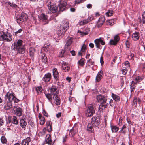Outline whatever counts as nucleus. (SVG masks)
<instances>
[{"mask_svg":"<svg viewBox=\"0 0 145 145\" xmlns=\"http://www.w3.org/2000/svg\"><path fill=\"white\" fill-rule=\"evenodd\" d=\"M23 41L21 40H18L17 42H14L13 44V50L17 51V53L23 54L25 52V48L22 45Z\"/></svg>","mask_w":145,"mask_h":145,"instance_id":"nucleus-1","label":"nucleus"},{"mask_svg":"<svg viewBox=\"0 0 145 145\" xmlns=\"http://www.w3.org/2000/svg\"><path fill=\"white\" fill-rule=\"evenodd\" d=\"M96 99L97 101L101 104L99 106L100 111L105 110L107 105L106 97L105 96L99 95L97 96Z\"/></svg>","mask_w":145,"mask_h":145,"instance_id":"nucleus-2","label":"nucleus"},{"mask_svg":"<svg viewBox=\"0 0 145 145\" xmlns=\"http://www.w3.org/2000/svg\"><path fill=\"white\" fill-rule=\"evenodd\" d=\"M69 27V22L65 20L61 24L58 33L60 35L65 33L66 31L68 29Z\"/></svg>","mask_w":145,"mask_h":145,"instance_id":"nucleus-3","label":"nucleus"},{"mask_svg":"<svg viewBox=\"0 0 145 145\" xmlns=\"http://www.w3.org/2000/svg\"><path fill=\"white\" fill-rule=\"evenodd\" d=\"M95 113V109L93 106L90 105L88 106L86 111L85 115L88 117L92 116Z\"/></svg>","mask_w":145,"mask_h":145,"instance_id":"nucleus-4","label":"nucleus"},{"mask_svg":"<svg viewBox=\"0 0 145 145\" xmlns=\"http://www.w3.org/2000/svg\"><path fill=\"white\" fill-rule=\"evenodd\" d=\"M56 1L60 3L59 6L60 11L62 12L66 9L67 0H56Z\"/></svg>","mask_w":145,"mask_h":145,"instance_id":"nucleus-5","label":"nucleus"},{"mask_svg":"<svg viewBox=\"0 0 145 145\" xmlns=\"http://www.w3.org/2000/svg\"><path fill=\"white\" fill-rule=\"evenodd\" d=\"M94 43L96 47L98 49H101L102 48V46L100 44L102 45H104L105 44V42L102 40V38L101 37L98 39H96L94 40Z\"/></svg>","mask_w":145,"mask_h":145,"instance_id":"nucleus-6","label":"nucleus"},{"mask_svg":"<svg viewBox=\"0 0 145 145\" xmlns=\"http://www.w3.org/2000/svg\"><path fill=\"white\" fill-rule=\"evenodd\" d=\"M27 16L26 14L22 13H21L20 17H16V19L18 23L20 24L22 23L24 21L27 20Z\"/></svg>","mask_w":145,"mask_h":145,"instance_id":"nucleus-7","label":"nucleus"},{"mask_svg":"<svg viewBox=\"0 0 145 145\" xmlns=\"http://www.w3.org/2000/svg\"><path fill=\"white\" fill-rule=\"evenodd\" d=\"M14 96L12 93H10L9 92H7L5 97V101L6 103L7 101L11 102L13 100Z\"/></svg>","mask_w":145,"mask_h":145,"instance_id":"nucleus-8","label":"nucleus"},{"mask_svg":"<svg viewBox=\"0 0 145 145\" xmlns=\"http://www.w3.org/2000/svg\"><path fill=\"white\" fill-rule=\"evenodd\" d=\"M100 123V122L97 117L95 116H93L91 119V123L93 127H97L99 125Z\"/></svg>","mask_w":145,"mask_h":145,"instance_id":"nucleus-9","label":"nucleus"},{"mask_svg":"<svg viewBox=\"0 0 145 145\" xmlns=\"http://www.w3.org/2000/svg\"><path fill=\"white\" fill-rule=\"evenodd\" d=\"M39 19L44 23V24H48V16L43 14H42L39 16Z\"/></svg>","mask_w":145,"mask_h":145,"instance_id":"nucleus-10","label":"nucleus"},{"mask_svg":"<svg viewBox=\"0 0 145 145\" xmlns=\"http://www.w3.org/2000/svg\"><path fill=\"white\" fill-rule=\"evenodd\" d=\"M120 40V38L118 35H117L114 37L113 39H111L109 42L111 45H116Z\"/></svg>","mask_w":145,"mask_h":145,"instance_id":"nucleus-11","label":"nucleus"},{"mask_svg":"<svg viewBox=\"0 0 145 145\" xmlns=\"http://www.w3.org/2000/svg\"><path fill=\"white\" fill-rule=\"evenodd\" d=\"M93 19V17L92 16H89L86 20H83L80 21L79 23V24L80 25H83L92 20Z\"/></svg>","mask_w":145,"mask_h":145,"instance_id":"nucleus-12","label":"nucleus"},{"mask_svg":"<svg viewBox=\"0 0 145 145\" xmlns=\"http://www.w3.org/2000/svg\"><path fill=\"white\" fill-rule=\"evenodd\" d=\"M52 72L53 77L55 80L56 81H59V74L57 69L54 68L53 69Z\"/></svg>","mask_w":145,"mask_h":145,"instance_id":"nucleus-13","label":"nucleus"},{"mask_svg":"<svg viewBox=\"0 0 145 145\" xmlns=\"http://www.w3.org/2000/svg\"><path fill=\"white\" fill-rule=\"evenodd\" d=\"M12 39V36L11 34L9 33H5V35L4 41H6L7 42L11 41Z\"/></svg>","mask_w":145,"mask_h":145,"instance_id":"nucleus-14","label":"nucleus"},{"mask_svg":"<svg viewBox=\"0 0 145 145\" xmlns=\"http://www.w3.org/2000/svg\"><path fill=\"white\" fill-rule=\"evenodd\" d=\"M105 19L104 16H102L100 17L97 23V27H101L105 22Z\"/></svg>","mask_w":145,"mask_h":145,"instance_id":"nucleus-15","label":"nucleus"},{"mask_svg":"<svg viewBox=\"0 0 145 145\" xmlns=\"http://www.w3.org/2000/svg\"><path fill=\"white\" fill-rule=\"evenodd\" d=\"M52 77L51 74L48 73L45 74L42 78L43 81L45 82H48L50 80Z\"/></svg>","mask_w":145,"mask_h":145,"instance_id":"nucleus-16","label":"nucleus"},{"mask_svg":"<svg viewBox=\"0 0 145 145\" xmlns=\"http://www.w3.org/2000/svg\"><path fill=\"white\" fill-rule=\"evenodd\" d=\"M62 69L65 72H67L70 69L69 65L66 62L63 61L62 63Z\"/></svg>","mask_w":145,"mask_h":145,"instance_id":"nucleus-17","label":"nucleus"},{"mask_svg":"<svg viewBox=\"0 0 145 145\" xmlns=\"http://www.w3.org/2000/svg\"><path fill=\"white\" fill-rule=\"evenodd\" d=\"M27 123L25 120L21 119L20 121V125L22 129L25 130L26 129V126L27 125Z\"/></svg>","mask_w":145,"mask_h":145,"instance_id":"nucleus-18","label":"nucleus"},{"mask_svg":"<svg viewBox=\"0 0 145 145\" xmlns=\"http://www.w3.org/2000/svg\"><path fill=\"white\" fill-rule=\"evenodd\" d=\"M31 139L29 137H27L26 139L23 140L22 142V145H29V143L31 142Z\"/></svg>","mask_w":145,"mask_h":145,"instance_id":"nucleus-19","label":"nucleus"},{"mask_svg":"<svg viewBox=\"0 0 145 145\" xmlns=\"http://www.w3.org/2000/svg\"><path fill=\"white\" fill-rule=\"evenodd\" d=\"M137 102H138V104L140 105L141 102V101L139 98H137V97H135L133 102L132 105L133 106H136Z\"/></svg>","mask_w":145,"mask_h":145,"instance_id":"nucleus-20","label":"nucleus"},{"mask_svg":"<svg viewBox=\"0 0 145 145\" xmlns=\"http://www.w3.org/2000/svg\"><path fill=\"white\" fill-rule=\"evenodd\" d=\"M12 107V104L11 102L7 101L6 103L5 102L4 108L6 110H8Z\"/></svg>","mask_w":145,"mask_h":145,"instance_id":"nucleus-21","label":"nucleus"},{"mask_svg":"<svg viewBox=\"0 0 145 145\" xmlns=\"http://www.w3.org/2000/svg\"><path fill=\"white\" fill-rule=\"evenodd\" d=\"M57 88L56 86H52L49 89V90L50 91V93L52 95L57 93Z\"/></svg>","mask_w":145,"mask_h":145,"instance_id":"nucleus-22","label":"nucleus"},{"mask_svg":"<svg viewBox=\"0 0 145 145\" xmlns=\"http://www.w3.org/2000/svg\"><path fill=\"white\" fill-rule=\"evenodd\" d=\"M45 142L46 143L48 144H51L52 141L51 140V136L50 134H47L46 135V138Z\"/></svg>","mask_w":145,"mask_h":145,"instance_id":"nucleus-23","label":"nucleus"},{"mask_svg":"<svg viewBox=\"0 0 145 145\" xmlns=\"http://www.w3.org/2000/svg\"><path fill=\"white\" fill-rule=\"evenodd\" d=\"M15 108V113L17 115L20 116L22 115V110L20 107H14V108Z\"/></svg>","mask_w":145,"mask_h":145,"instance_id":"nucleus-24","label":"nucleus"},{"mask_svg":"<svg viewBox=\"0 0 145 145\" xmlns=\"http://www.w3.org/2000/svg\"><path fill=\"white\" fill-rule=\"evenodd\" d=\"M132 36L133 39L134 41H137L139 39V33L138 32H135L133 34Z\"/></svg>","mask_w":145,"mask_h":145,"instance_id":"nucleus-25","label":"nucleus"},{"mask_svg":"<svg viewBox=\"0 0 145 145\" xmlns=\"http://www.w3.org/2000/svg\"><path fill=\"white\" fill-rule=\"evenodd\" d=\"M67 42L65 45V48H67V47L70 46L72 43L73 40V39L72 37H68L67 39Z\"/></svg>","mask_w":145,"mask_h":145,"instance_id":"nucleus-26","label":"nucleus"},{"mask_svg":"<svg viewBox=\"0 0 145 145\" xmlns=\"http://www.w3.org/2000/svg\"><path fill=\"white\" fill-rule=\"evenodd\" d=\"M102 71H101L98 72L96 78V81L97 82H98L101 80L102 78Z\"/></svg>","mask_w":145,"mask_h":145,"instance_id":"nucleus-27","label":"nucleus"},{"mask_svg":"<svg viewBox=\"0 0 145 145\" xmlns=\"http://www.w3.org/2000/svg\"><path fill=\"white\" fill-rule=\"evenodd\" d=\"M46 4L48 7V9L50 8H50L52 7V6L55 5L54 3L52 2L51 0H47L46 3Z\"/></svg>","mask_w":145,"mask_h":145,"instance_id":"nucleus-28","label":"nucleus"},{"mask_svg":"<svg viewBox=\"0 0 145 145\" xmlns=\"http://www.w3.org/2000/svg\"><path fill=\"white\" fill-rule=\"evenodd\" d=\"M51 9H49V10L52 13H55L58 11V8L57 6H56L55 4L52 6Z\"/></svg>","mask_w":145,"mask_h":145,"instance_id":"nucleus-29","label":"nucleus"},{"mask_svg":"<svg viewBox=\"0 0 145 145\" xmlns=\"http://www.w3.org/2000/svg\"><path fill=\"white\" fill-rule=\"evenodd\" d=\"M51 121H47L46 125L47 127V130L49 132L51 131L52 130V128L50 124Z\"/></svg>","mask_w":145,"mask_h":145,"instance_id":"nucleus-30","label":"nucleus"},{"mask_svg":"<svg viewBox=\"0 0 145 145\" xmlns=\"http://www.w3.org/2000/svg\"><path fill=\"white\" fill-rule=\"evenodd\" d=\"M111 96L113 99L116 101H119L120 100V97L119 96L116 95L112 93H111Z\"/></svg>","mask_w":145,"mask_h":145,"instance_id":"nucleus-31","label":"nucleus"},{"mask_svg":"<svg viewBox=\"0 0 145 145\" xmlns=\"http://www.w3.org/2000/svg\"><path fill=\"white\" fill-rule=\"evenodd\" d=\"M53 95L50 93L45 94L46 97L50 102H51L53 99Z\"/></svg>","mask_w":145,"mask_h":145,"instance_id":"nucleus-32","label":"nucleus"},{"mask_svg":"<svg viewBox=\"0 0 145 145\" xmlns=\"http://www.w3.org/2000/svg\"><path fill=\"white\" fill-rule=\"evenodd\" d=\"M5 33L3 31L0 30V41H4Z\"/></svg>","mask_w":145,"mask_h":145,"instance_id":"nucleus-33","label":"nucleus"},{"mask_svg":"<svg viewBox=\"0 0 145 145\" xmlns=\"http://www.w3.org/2000/svg\"><path fill=\"white\" fill-rule=\"evenodd\" d=\"M12 122L13 124L15 125L18 124V123L17 118L15 116H13L12 119Z\"/></svg>","mask_w":145,"mask_h":145,"instance_id":"nucleus-34","label":"nucleus"},{"mask_svg":"<svg viewBox=\"0 0 145 145\" xmlns=\"http://www.w3.org/2000/svg\"><path fill=\"white\" fill-rule=\"evenodd\" d=\"M111 127L112 132L116 133L119 129V127L116 126L111 125Z\"/></svg>","mask_w":145,"mask_h":145,"instance_id":"nucleus-35","label":"nucleus"},{"mask_svg":"<svg viewBox=\"0 0 145 145\" xmlns=\"http://www.w3.org/2000/svg\"><path fill=\"white\" fill-rule=\"evenodd\" d=\"M93 126L91 123L88 124L87 127V130L91 132H93Z\"/></svg>","mask_w":145,"mask_h":145,"instance_id":"nucleus-36","label":"nucleus"},{"mask_svg":"<svg viewBox=\"0 0 145 145\" xmlns=\"http://www.w3.org/2000/svg\"><path fill=\"white\" fill-rule=\"evenodd\" d=\"M29 53L31 56L33 57L35 52V49L34 48L31 47L29 49Z\"/></svg>","mask_w":145,"mask_h":145,"instance_id":"nucleus-37","label":"nucleus"},{"mask_svg":"<svg viewBox=\"0 0 145 145\" xmlns=\"http://www.w3.org/2000/svg\"><path fill=\"white\" fill-rule=\"evenodd\" d=\"M136 84V82H135L134 81H132L131 85H130L131 91V92H133L134 91L135 87L134 85Z\"/></svg>","mask_w":145,"mask_h":145,"instance_id":"nucleus-38","label":"nucleus"},{"mask_svg":"<svg viewBox=\"0 0 145 145\" xmlns=\"http://www.w3.org/2000/svg\"><path fill=\"white\" fill-rule=\"evenodd\" d=\"M1 143L3 144H6L7 142V140L5 137L4 136H2L1 138Z\"/></svg>","mask_w":145,"mask_h":145,"instance_id":"nucleus-39","label":"nucleus"},{"mask_svg":"<svg viewBox=\"0 0 145 145\" xmlns=\"http://www.w3.org/2000/svg\"><path fill=\"white\" fill-rule=\"evenodd\" d=\"M41 59L42 61L44 63H45L47 61V59L46 57L45 56L44 54H42V55Z\"/></svg>","mask_w":145,"mask_h":145,"instance_id":"nucleus-40","label":"nucleus"},{"mask_svg":"<svg viewBox=\"0 0 145 145\" xmlns=\"http://www.w3.org/2000/svg\"><path fill=\"white\" fill-rule=\"evenodd\" d=\"M57 94L58 93H55L53 95V98L55 101H59V99H60V98L58 96Z\"/></svg>","mask_w":145,"mask_h":145,"instance_id":"nucleus-41","label":"nucleus"},{"mask_svg":"<svg viewBox=\"0 0 145 145\" xmlns=\"http://www.w3.org/2000/svg\"><path fill=\"white\" fill-rule=\"evenodd\" d=\"M85 59H82L78 62V64L82 66H83L84 64Z\"/></svg>","mask_w":145,"mask_h":145,"instance_id":"nucleus-42","label":"nucleus"},{"mask_svg":"<svg viewBox=\"0 0 145 145\" xmlns=\"http://www.w3.org/2000/svg\"><path fill=\"white\" fill-rule=\"evenodd\" d=\"M86 31L85 32H80L81 34L82 35H85L88 34L89 33V28H87L86 29Z\"/></svg>","mask_w":145,"mask_h":145,"instance_id":"nucleus-43","label":"nucleus"},{"mask_svg":"<svg viewBox=\"0 0 145 145\" xmlns=\"http://www.w3.org/2000/svg\"><path fill=\"white\" fill-rule=\"evenodd\" d=\"M36 90L37 93H39L42 91V88L41 86H39L36 88Z\"/></svg>","mask_w":145,"mask_h":145,"instance_id":"nucleus-44","label":"nucleus"},{"mask_svg":"<svg viewBox=\"0 0 145 145\" xmlns=\"http://www.w3.org/2000/svg\"><path fill=\"white\" fill-rule=\"evenodd\" d=\"M76 131H74L73 128H72L70 130V134L72 136L74 135L76 133Z\"/></svg>","mask_w":145,"mask_h":145,"instance_id":"nucleus-45","label":"nucleus"},{"mask_svg":"<svg viewBox=\"0 0 145 145\" xmlns=\"http://www.w3.org/2000/svg\"><path fill=\"white\" fill-rule=\"evenodd\" d=\"M45 118L44 117H42V119H40V124L41 125H43L45 123Z\"/></svg>","mask_w":145,"mask_h":145,"instance_id":"nucleus-46","label":"nucleus"},{"mask_svg":"<svg viewBox=\"0 0 145 145\" xmlns=\"http://www.w3.org/2000/svg\"><path fill=\"white\" fill-rule=\"evenodd\" d=\"M141 80L142 79L140 77L137 76L135 78V81H134L135 82H136L137 83V82H140Z\"/></svg>","mask_w":145,"mask_h":145,"instance_id":"nucleus-47","label":"nucleus"},{"mask_svg":"<svg viewBox=\"0 0 145 145\" xmlns=\"http://www.w3.org/2000/svg\"><path fill=\"white\" fill-rule=\"evenodd\" d=\"M126 127L125 126V124L123 125V127H122L121 129V131L123 133H126V131H125V129H126Z\"/></svg>","mask_w":145,"mask_h":145,"instance_id":"nucleus-48","label":"nucleus"},{"mask_svg":"<svg viewBox=\"0 0 145 145\" xmlns=\"http://www.w3.org/2000/svg\"><path fill=\"white\" fill-rule=\"evenodd\" d=\"M142 23L143 24H145V11L144 12L142 15Z\"/></svg>","mask_w":145,"mask_h":145,"instance_id":"nucleus-49","label":"nucleus"},{"mask_svg":"<svg viewBox=\"0 0 145 145\" xmlns=\"http://www.w3.org/2000/svg\"><path fill=\"white\" fill-rule=\"evenodd\" d=\"M86 46L85 44H84L82 46V47L81 48V51L82 52H84L86 49Z\"/></svg>","mask_w":145,"mask_h":145,"instance_id":"nucleus-50","label":"nucleus"},{"mask_svg":"<svg viewBox=\"0 0 145 145\" xmlns=\"http://www.w3.org/2000/svg\"><path fill=\"white\" fill-rule=\"evenodd\" d=\"M65 50H62L60 52L59 56L60 57H62L64 56V54L65 53Z\"/></svg>","mask_w":145,"mask_h":145,"instance_id":"nucleus-51","label":"nucleus"},{"mask_svg":"<svg viewBox=\"0 0 145 145\" xmlns=\"http://www.w3.org/2000/svg\"><path fill=\"white\" fill-rule=\"evenodd\" d=\"M8 4L10 6L14 8H16L17 6V5L16 4L12 3L10 2L8 3Z\"/></svg>","mask_w":145,"mask_h":145,"instance_id":"nucleus-52","label":"nucleus"},{"mask_svg":"<svg viewBox=\"0 0 145 145\" xmlns=\"http://www.w3.org/2000/svg\"><path fill=\"white\" fill-rule=\"evenodd\" d=\"M84 0H75V4H79L84 1Z\"/></svg>","mask_w":145,"mask_h":145,"instance_id":"nucleus-53","label":"nucleus"},{"mask_svg":"<svg viewBox=\"0 0 145 145\" xmlns=\"http://www.w3.org/2000/svg\"><path fill=\"white\" fill-rule=\"evenodd\" d=\"M113 14L112 12L110 11V10L108 11L107 13H106V15L107 16H111Z\"/></svg>","mask_w":145,"mask_h":145,"instance_id":"nucleus-54","label":"nucleus"},{"mask_svg":"<svg viewBox=\"0 0 145 145\" xmlns=\"http://www.w3.org/2000/svg\"><path fill=\"white\" fill-rule=\"evenodd\" d=\"M29 127H31V128H33L34 126V123L32 121H31L29 123Z\"/></svg>","mask_w":145,"mask_h":145,"instance_id":"nucleus-55","label":"nucleus"},{"mask_svg":"<svg viewBox=\"0 0 145 145\" xmlns=\"http://www.w3.org/2000/svg\"><path fill=\"white\" fill-rule=\"evenodd\" d=\"M125 44L127 48H129L130 47V44L128 40H127L126 41L125 43Z\"/></svg>","mask_w":145,"mask_h":145,"instance_id":"nucleus-56","label":"nucleus"},{"mask_svg":"<svg viewBox=\"0 0 145 145\" xmlns=\"http://www.w3.org/2000/svg\"><path fill=\"white\" fill-rule=\"evenodd\" d=\"M4 123V121L2 119L0 118V127L2 126Z\"/></svg>","mask_w":145,"mask_h":145,"instance_id":"nucleus-57","label":"nucleus"},{"mask_svg":"<svg viewBox=\"0 0 145 145\" xmlns=\"http://www.w3.org/2000/svg\"><path fill=\"white\" fill-rule=\"evenodd\" d=\"M126 70V69H123L122 70V74L124 75L126 74L127 72Z\"/></svg>","mask_w":145,"mask_h":145,"instance_id":"nucleus-58","label":"nucleus"},{"mask_svg":"<svg viewBox=\"0 0 145 145\" xmlns=\"http://www.w3.org/2000/svg\"><path fill=\"white\" fill-rule=\"evenodd\" d=\"M13 100L14 102L16 103H17L20 101V100L17 99L15 96H14Z\"/></svg>","mask_w":145,"mask_h":145,"instance_id":"nucleus-59","label":"nucleus"},{"mask_svg":"<svg viewBox=\"0 0 145 145\" xmlns=\"http://www.w3.org/2000/svg\"><path fill=\"white\" fill-rule=\"evenodd\" d=\"M48 45H46V46L44 45L43 47V48H44V50L46 51H47L48 49Z\"/></svg>","mask_w":145,"mask_h":145,"instance_id":"nucleus-60","label":"nucleus"},{"mask_svg":"<svg viewBox=\"0 0 145 145\" xmlns=\"http://www.w3.org/2000/svg\"><path fill=\"white\" fill-rule=\"evenodd\" d=\"M42 113L45 116L47 117L48 116V114L46 112L45 110H43Z\"/></svg>","mask_w":145,"mask_h":145,"instance_id":"nucleus-61","label":"nucleus"},{"mask_svg":"<svg viewBox=\"0 0 145 145\" xmlns=\"http://www.w3.org/2000/svg\"><path fill=\"white\" fill-rule=\"evenodd\" d=\"M126 120L127 123H128L129 124L133 125L132 122L128 118H127Z\"/></svg>","mask_w":145,"mask_h":145,"instance_id":"nucleus-62","label":"nucleus"},{"mask_svg":"<svg viewBox=\"0 0 145 145\" xmlns=\"http://www.w3.org/2000/svg\"><path fill=\"white\" fill-rule=\"evenodd\" d=\"M61 112H59L56 114V116L57 118H59L61 116Z\"/></svg>","mask_w":145,"mask_h":145,"instance_id":"nucleus-63","label":"nucleus"},{"mask_svg":"<svg viewBox=\"0 0 145 145\" xmlns=\"http://www.w3.org/2000/svg\"><path fill=\"white\" fill-rule=\"evenodd\" d=\"M22 31V29H20L18 31L15 32V34H17L18 33H20Z\"/></svg>","mask_w":145,"mask_h":145,"instance_id":"nucleus-64","label":"nucleus"}]
</instances>
